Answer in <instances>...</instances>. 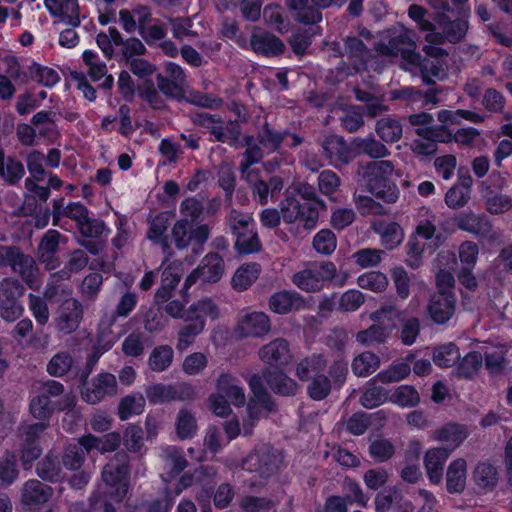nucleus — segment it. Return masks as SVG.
<instances>
[{"label":"nucleus","mask_w":512,"mask_h":512,"mask_svg":"<svg viewBox=\"0 0 512 512\" xmlns=\"http://www.w3.org/2000/svg\"><path fill=\"white\" fill-rule=\"evenodd\" d=\"M357 284L362 289L382 292L388 285V279L386 275L380 271H370L360 275L357 279Z\"/></svg>","instance_id":"63"},{"label":"nucleus","mask_w":512,"mask_h":512,"mask_svg":"<svg viewBox=\"0 0 512 512\" xmlns=\"http://www.w3.org/2000/svg\"><path fill=\"white\" fill-rule=\"evenodd\" d=\"M456 298L451 290L434 293L428 304V313L437 324H445L455 313Z\"/></svg>","instance_id":"19"},{"label":"nucleus","mask_w":512,"mask_h":512,"mask_svg":"<svg viewBox=\"0 0 512 512\" xmlns=\"http://www.w3.org/2000/svg\"><path fill=\"white\" fill-rule=\"evenodd\" d=\"M434 364L439 368L453 367L460 360V351L452 342L435 346L432 351Z\"/></svg>","instance_id":"39"},{"label":"nucleus","mask_w":512,"mask_h":512,"mask_svg":"<svg viewBox=\"0 0 512 512\" xmlns=\"http://www.w3.org/2000/svg\"><path fill=\"white\" fill-rule=\"evenodd\" d=\"M235 238L234 248L239 254H253L262 249V244L256 230L238 235Z\"/></svg>","instance_id":"62"},{"label":"nucleus","mask_w":512,"mask_h":512,"mask_svg":"<svg viewBox=\"0 0 512 512\" xmlns=\"http://www.w3.org/2000/svg\"><path fill=\"white\" fill-rule=\"evenodd\" d=\"M260 171L253 169L251 172L246 173L243 178L246 180L251 188L254 200L264 206L269 201L270 192L265 180L259 178Z\"/></svg>","instance_id":"48"},{"label":"nucleus","mask_w":512,"mask_h":512,"mask_svg":"<svg viewBox=\"0 0 512 512\" xmlns=\"http://www.w3.org/2000/svg\"><path fill=\"white\" fill-rule=\"evenodd\" d=\"M26 288L23 283L13 277H6L1 281L0 288V317L7 322H14L19 319L24 307L21 298Z\"/></svg>","instance_id":"8"},{"label":"nucleus","mask_w":512,"mask_h":512,"mask_svg":"<svg viewBox=\"0 0 512 512\" xmlns=\"http://www.w3.org/2000/svg\"><path fill=\"white\" fill-rule=\"evenodd\" d=\"M37 476L48 483L61 482L65 473L63 472V466L59 459V456L53 451H49L42 459L36 464Z\"/></svg>","instance_id":"27"},{"label":"nucleus","mask_w":512,"mask_h":512,"mask_svg":"<svg viewBox=\"0 0 512 512\" xmlns=\"http://www.w3.org/2000/svg\"><path fill=\"white\" fill-rule=\"evenodd\" d=\"M455 225L463 231L482 239L490 237L492 233V223L484 214H475L472 211H464L454 218Z\"/></svg>","instance_id":"21"},{"label":"nucleus","mask_w":512,"mask_h":512,"mask_svg":"<svg viewBox=\"0 0 512 512\" xmlns=\"http://www.w3.org/2000/svg\"><path fill=\"white\" fill-rule=\"evenodd\" d=\"M181 279V273L178 267L169 265L161 275V285L155 293V300L157 303L167 302L171 296L172 291L178 285Z\"/></svg>","instance_id":"37"},{"label":"nucleus","mask_w":512,"mask_h":512,"mask_svg":"<svg viewBox=\"0 0 512 512\" xmlns=\"http://www.w3.org/2000/svg\"><path fill=\"white\" fill-rule=\"evenodd\" d=\"M130 457L125 451L116 452L103 466L101 479L104 487H99L106 496L112 497L117 504L127 496L130 488Z\"/></svg>","instance_id":"2"},{"label":"nucleus","mask_w":512,"mask_h":512,"mask_svg":"<svg viewBox=\"0 0 512 512\" xmlns=\"http://www.w3.org/2000/svg\"><path fill=\"white\" fill-rule=\"evenodd\" d=\"M483 200L486 211L491 215L504 214L512 208V198L509 195L495 192L490 187H487Z\"/></svg>","instance_id":"40"},{"label":"nucleus","mask_w":512,"mask_h":512,"mask_svg":"<svg viewBox=\"0 0 512 512\" xmlns=\"http://www.w3.org/2000/svg\"><path fill=\"white\" fill-rule=\"evenodd\" d=\"M29 80L35 81L45 87H53L60 81V76L53 68L42 66L37 62H33L28 67Z\"/></svg>","instance_id":"47"},{"label":"nucleus","mask_w":512,"mask_h":512,"mask_svg":"<svg viewBox=\"0 0 512 512\" xmlns=\"http://www.w3.org/2000/svg\"><path fill=\"white\" fill-rule=\"evenodd\" d=\"M0 267H9L30 289L35 290L40 285V270L35 259L20 246L0 245Z\"/></svg>","instance_id":"5"},{"label":"nucleus","mask_w":512,"mask_h":512,"mask_svg":"<svg viewBox=\"0 0 512 512\" xmlns=\"http://www.w3.org/2000/svg\"><path fill=\"white\" fill-rule=\"evenodd\" d=\"M308 0H286L287 7L297 11V20L303 24H318L322 20V12L308 4Z\"/></svg>","instance_id":"41"},{"label":"nucleus","mask_w":512,"mask_h":512,"mask_svg":"<svg viewBox=\"0 0 512 512\" xmlns=\"http://www.w3.org/2000/svg\"><path fill=\"white\" fill-rule=\"evenodd\" d=\"M236 382L237 379L231 374L222 373L217 379L216 388L219 395H223L233 405L241 407L244 406L246 398L243 388Z\"/></svg>","instance_id":"29"},{"label":"nucleus","mask_w":512,"mask_h":512,"mask_svg":"<svg viewBox=\"0 0 512 512\" xmlns=\"http://www.w3.org/2000/svg\"><path fill=\"white\" fill-rule=\"evenodd\" d=\"M145 399L141 394L127 395L121 399L118 405V416L121 420H127L133 415H139L144 411Z\"/></svg>","instance_id":"56"},{"label":"nucleus","mask_w":512,"mask_h":512,"mask_svg":"<svg viewBox=\"0 0 512 512\" xmlns=\"http://www.w3.org/2000/svg\"><path fill=\"white\" fill-rule=\"evenodd\" d=\"M307 27L293 33L289 39V45L297 56H303L312 45L313 39L322 34V28L317 24H306Z\"/></svg>","instance_id":"31"},{"label":"nucleus","mask_w":512,"mask_h":512,"mask_svg":"<svg viewBox=\"0 0 512 512\" xmlns=\"http://www.w3.org/2000/svg\"><path fill=\"white\" fill-rule=\"evenodd\" d=\"M336 266L331 261L314 262L308 268L295 273L292 282L305 292H317L336 276Z\"/></svg>","instance_id":"9"},{"label":"nucleus","mask_w":512,"mask_h":512,"mask_svg":"<svg viewBox=\"0 0 512 512\" xmlns=\"http://www.w3.org/2000/svg\"><path fill=\"white\" fill-rule=\"evenodd\" d=\"M53 493L51 486L37 479H29L22 485L20 501L26 510L36 512L51 499Z\"/></svg>","instance_id":"14"},{"label":"nucleus","mask_w":512,"mask_h":512,"mask_svg":"<svg viewBox=\"0 0 512 512\" xmlns=\"http://www.w3.org/2000/svg\"><path fill=\"white\" fill-rule=\"evenodd\" d=\"M327 366V360L322 354H312L303 358L296 366V376L300 381L306 382L316 375H320Z\"/></svg>","instance_id":"35"},{"label":"nucleus","mask_w":512,"mask_h":512,"mask_svg":"<svg viewBox=\"0 0 512 512\" xmlns=\"http://www.w3.org/2000/svg\"><path fill=\"white\" fill-rule=\"evenodd\" d=\"M415 133L425 140L432 141L435 144L449 143L453 141V133L447 128L446 125H435L419 127L415 129Z\"/></svg>","instance_id":"59"},{"label":"nucleus","mask_w":512,"mask_h":512,"mask_svg":"<svg viewBox=\"0 0 512 512\" xmlns=\"http://www.w3.org/2000/svg\"><path fill=\"white\" fill-rule=\"evenodd\" d=\"M287 135H289L288 130L277 131L268 122H265L257 134V140L270 152H276L287 139Z\"/></svg>","instance_id":"38"},{"label":"nucleus","mask_w":512,"mask_h":512,"mask_svg":"<svg viewBox=\"0 0 512 512\" xmlns=\"http://www.w3.org/2000/svg\"><path fill=\"white\" fill-rule=\"evenodd\" d=\"M271 329V322L264 312H252L244 315L237 325V332L245 338L263 337Z\"/></svg>","instance_id":"24"},{"label":"nucleus","mask_w":512,"mask_h":512,"mask_svg":"<svg viewBox=\"0 0 512 512\" xmlns=\"http://www.w3.org/2000/svg\"><path fill=\"white\" fill-rule=\"evenodd\" d=\"M378 51L385 56H400L407 64L419 60L416 43L406 31L390 37L388 44L381 45Z\"/></svg>","instance_id":"16"},{"label":"nucleus","mask_w":512,"mask_h":512,"mask_svg":"<svg viewBox=\"0 0 512 512\" xmlns=\"http://www.w3.org/2000/svg\"><path fill=\"white\" fill-rule=\"evenodd\" d=\"M259 357L271 366L284 367L291 362L293 356L289 342L284 338H277L260 348Z\"/></svg>","instance_id":"22"},{"label":"nucleus","mask_w":512,"mask_h":512,"mask_svg":"<svg viewBox=\"0 0 512 512\" xmlns=\"http://www.w3.org/2000/svg\"><path fill=\"white\" fill-rule=\"evenodd\" d=\"M268 304L270 310L279 315L301 311L308 307L305 298L295 290H281L273 293Z\"/></svg>","instance_id":"20"},{"label":"nucleus","mask_w":512,"mask_h":512,"mask_svg":"<svg viewBox=\"0 0 512 512\" xmlns=\"http://www.w3.org/2000/svg\"><path fill=\"white\" fill-rule=\"evenodd\" d=\"M224 270V260L219 254L215 252L206 254L199 266L186 277L181 292L185 294L198 280L203 283H217L222 278Z\"/></svg>","instance_id":"11"},{"label":"nucleus","mask_w":512,"mask_h":512,"mask_svg":"<svg viewBox=\"0 0 512 512\" xmlns=\"http://www.w3.org/2000/svg\"><path fill=\"white\" fill-rule=\"evenodd\" d=\"M280 212L285 223L292 224L296 221L302 222L306 230H312L318 223V213L314 206H307L293 194L285 193L281 200Z\"/></svg>","instance_id":"10"},{"label":"nucleus","mask_w":512,"mask_h":512,"mask_svg":"<svg viewBox=\"0 0 512 512\" xmlns=\"http://www.w3.org/2000/svg\"><path fill=\"white\" fill-rule=\"evenodd\" d=\"M332 385L328 376L324 374L316 375L310 379V383L307 386V394L314 401L324 400L329 396Z\"/></svg>","instance_id":"60"},{"label":"nucleus","mask_w":512,"mask_h":512,"mask_svg":"<svg viewBox=\"0 0 512 512\" xmlns=\"http://www.w3.org/2000/svg\"><path fill=\"white\" fill-rule=\"evenodd\" d=\"M345 54L350 60L361 65H366L370 50L364 42L356 36H347L344 38Z\"/></svg>","instance_id":"54"},{"label":"nucleus","mask_w":512,"mask_h":512,"mask_svg":"<svg viewBox=\"0 0 512 512\" xmlns=\"http://www.w3.org/2000/svg\"><path fill=\"white\" fill-rule=\"evenodd\" d=\"M137 305V296L133 292H126L123 294L115 307V310L106 319L102 320L103 324L107 325L110 329L114 325L118 317H127Z\"/></svg>","instance_id":"52"},{"label":"nucleus","mask_w":512,"mask_h":512,"mask_svg":"<svg viewBox=\"0 0 512 512\" xmlns=\"http://www.w3.org/2000/svg\"><path fill=\"white\" fill-rule=\"evenodd\" d=\"M435 20L450 43L456 44L460 42L467 33L468 21L465 19L451 20L446 14L438 13Z\"/></svg>","instance_id":"30"},{"label":"nucleus","mask_w":512,"mask_h":512,"mask_svg":"<svg viewBox=\"0 0 512 512\" xmlns=\"http://www.w3.org/2000/svg\"><path fill=\"white\" fill-rule=\"evenodd\" d=\"M175 426L177 436L180 440L192 439L197 431L196 418L186 408L179 410Z\"/></svg>","instance_id":"50"},{"label":"nucleus","mask_w":512,"mask_h":512,"mask_svg":"<svg viewBox=\"0 0 512 512\" xmlns=\"http://www.w3.org/2000/svg\"><path fill=\"white\" fill-rule=\"evenodd\" d=\"M172 239L178 250L191 247L192 252L200 254L204 244L210 237V227L207 224L194 226L187 218L179 219L172 227Z\"/></svg>","instance_id":"7"},{"label":"nucleus","mask_w":512,"mask_h":512,"mask_svg":"<svg viewBox=\"0 0 512 512\" xmlns=\"http://www.w3.org/2000/svg\"><path fill=\"white\" fill-rule=\"evenodd\" d=\"M380 366V358L373 352L365 351L353 359L351 368L357 377H367Z\"/></svg>","instance_id":"43"},{"label":"nucleus","mask_w":512,"mask_h":512,"mask_svg":"<svg viewBox=\"0 0 512 512\" xmlns=\"http://www.w3.org/2000/svg\"><path fill=\"white\" fill-rule=\"evenodd\" d=\"M271 390L281 396H294L298 391V384L281 371H268L263 373Z\"/></svg>","instance_id":"33"},{"label":"nucleus","mask_w":512,"mask_h":512,"mask_svg":"<svg viewBox=\"0 0 512 512\" xmlns=\"http://www.w3.org/2000/svg\"><path fill=\"white\" fill-rule=\"evenodd\" d=\"M376 132L386 143H394L402 137V126L399 121L392 118H381L377 121Z\"/></svg>","instance_id":"53"},{"label":"nucleus","mask_w":512,"mask_h":512,"mask_svg":"<svg viewBox=\"0 0 512 512\" xmlns=\"http://www.w3.org/2000/svg\"><path fill=\"white\" fill-rule=\"evenodd\" d=\"M449 448H432L429 449L424 457V466L429 481L432 484H439L443 478L444 465L449 457Z\"/></svg>","instance_id":"26"},{"label":"nucleus","mask_w":512,"mask_h":512,"mask_svg":"<svg viewBox=\"0 0 512 512\" xmlns=\"http://www.w3.org/2000/svg\"><path fill=\"white\" fill-rule=\"evenodd\" d=\"M436 438L441 442L449 443L451 451L467 438V431L463 425L449 423L436 432Z\"/></svg>","instance_id":"51"},{"label":"nucleus","mask_w":512,"mask_h":512,"mask_svg":"<svg viewBox=\"0 0 512 512\" xmlns=\"http://www.w3.org/2000/svg\"><path fill=\"white\" fill-rule=\"evenodd\" d=\"M361 181L366 189L385 203L393 204L399 198V189L392 176L395 166L390 160L368 162L361 166Z\"/></svg>","instance_id":"1"},{"label":"nucleus","mask_w":512,"mask_h":512,"mask_svg":"<svg viewBox=\"0 0 512 512\" xmlns=\"http://www.w3.org/2000/svg\"><path fill=\"white\" fill-rule=\"evenodd\" d=\"M457 376L464 379H472L483 364V357L479 351H471L456 363Z\"/></svg>","instance_id":"44"},{"label":"nucleus","mask_w":512,"mask_h":512,"mask_svg":"<svg viewBox=\"0 0 512 512\" xmlns=\"http://www.w3.org/2000/svg\"><path fill=\"white\" fill-rule=\"evenodd\" d=\"M0 267H9L30 289L35 290L40 285V270L35 259L20 246L0 245Z\"/></svg>","instance_id":"3"},{"label":"nucleus","mask_w":512,"mask_h":512,"mask_svg":"<svg viewBox=\"0 0 512 512\" xmlns=\"http://www.w3.org/2000/svg\"><path fill=\"white\" fill-rule=\"evenodd\" d=\"M4 172L1 174V179L9 185L15 186L19 184L25 175V167L23 163L14 155L6 158Z\"/></svg>","instance_id":"57"},{"label":"nucleus","mask_w":512,"mask_h":512,"mask_svg":"<svg viewBox=\"0 0 512 512\" xmlns=\"http://www.w3.org/2000/svg\"><path fill=\"white\" fill-rule=\"evenodd\" d=\"M85 452L86 450L80 440L77 444H69L64 450L62 460H60L62 466L69 470L80 469L85 461Z\"/></svg>","instance_id":"58"},{"label":"nucleus","mask_w":512,"mask_h":512,"mask_svg":"<svg viewBox=\"0 0 512 512\" xmlns=\"http://www.w3.org/2000/svg\"><path fill=\"white\" fill-rule=\"evenodd\" d=\"M260 272L261 266L256 262L241 265L232 276V288L238 292L246 291L258 279Z\"/></svg>","instance_id":"32"},{"label":"nucleus","mask_w":512,"mask_h":512,"mask_svg":"<svg viewBox=\"0 0 512 512\" xmlns=\"http://www.w3.org/2000/svg\"><path fill=\"white\" fill-rule=\"evenodd\" d=\"M251 392L254 395L253 399H257L262 408L268 413L277 411V405L271 395L265 388L262 377L258 374H253L248 381Z\"/></svg>","instance_id":"42"},{"label":"nucleus","mask_w":512,"mask_h":512,"mask_svg":"<svg viewBox=\"0 0 512 512\" xmlns=\"http://www.w3.org/2000/svg\"><path fill=\"white\" fill-rule=\"evenodd\" d=\"M84 315L82 303L75 298H67L56 310L54 323L56 329L67 335L78 329Z\"/></svg>","instance_id":"12"},{"label":"nucleus","mask_w":512,"mask_h":512,"mask_svg":"<svg viewBox=\"0 0 512 512\" xmlns=\"http://www.w3.org/2000/svg\"><path fill=\"white\" fill-rule=\"evenodd\" d=\"M226 222L235 237L256 230L253 218L249 214L236 209H231L229 215L226 217Z\"/></svg>","instance_id":"45"},{"label":"nucleus","mask_w":512,"mask_h":512,"mask_svg":"<svg viewBox=\"0 0 512 512\" xmlns=\"http://www.w3.org/2000/svg\"><path fill=\"white\" fill-rule=\"evenodd\" d=\"M323 155L328 163L336 169L347 166L355 157L356 153L348 145L343 137L330 135L322 143Z\"/></svg>","instance_id":"15"},{"label":"nucleus","mask_w":512,"mask_h":512,"mask_svg":"<svg viewBox=\"0 0 512 512\" xmlns=\"http://www.w3.org/2000/svg\"><path fill=\"white\" fill-rule=\"evenodd\" d=\"M29 411L32 416L38 419L40 422L49 420L54 413L53 401L47 397V395H37L33 397L29 404Z\"/></svg>","instance_id":"61"},{"label":"nucleus","mask_w":512,"mask_h":512,"mask_svg":"<svg viewBox=\"0 0 512 512\" xmlns=\"http://www.w3.org/2000/svg\"><path fill=\"white\" fill-rule=\"evenodd\" d=\"M250 47L254 53L264 57H279L285 51V44L279 37L260 28L252 32Z\"/></svg>","instance_id":"18"},{"label":"nucleus","mask_w":512,"mask_h":512,"mask_svg":"<svg viewBox=\"0 0 512 512\" xmlns=\"http://www.w3.org/2000/svg\"><path fill=\"white\" fill-rule=\"evenodd\" d=\"M466 485V461L462 458L452 461L446 472V488L451 494H460Z\"/></svg>","instance_id":"34"},{"label":"nucleus","mask_w":512,"mask_h":512,"mask_svg":"<svg viewBox=\"0 0 512 512\" xmlns=\"http://www.w3.org/2000/svg\"><path fill=\"white\" fill-rule=\"evenodd\" d=\"M0 267H9L30 289L35 290L40 285V270L35 259L20 246L0 245Z\"/></svg>","instance_id":"4"},{"label":"nucleus","mask_w":512,"mask_h":512,"mask_svg":"<svg viewBox=\"0 0 512 512\" xmlns=\"http://www.w3.org/2000/svg\"><path fill=\"white\" fill-rule=\"evenodd\" d=\"M118 391L116 377L108 372L99 373L92 381V386L85 388L82 399L89 404H97L107 396H115Z\"/></svg>","instance_id":"17"},{"label":"nucleus","mask_w":512,"mask_h":512,"mask_svg":"<svg viewBox=\"0 0 512 512\" xmlns=\"http://www.w3.org/2000/svg\"><path fill=\"white\" fill-rule=\"evenodd\" d=\"M48 12L73 28L81 24L78 0H44Z\"/></svg>","instance_id":"23"},{"label":"nucleus","mask_w":512,"mask_h":512,"mask_svg":"<svg viewBox=\"0 0 512 512\" xmlns=\"http://www.w3.org/2000/svg\"><path fill=\"white\" fill-rule=\"evenodd\" d=\"M353 144L358 153L368 155L370 158L382 159L390 155L389 149L373 138L357 139Z\"/></svg>","instance_id":"55"},{"label":"nucleus","mask_w":512,"mask_h":512,"mask_svg":"<svg viewBox=\"0 0 512 512\" xmlns=\"http://www.w3.org/2000/svg\"><path fill=\"white\" fill-rule=\"evenodd\" d=\"M283 461L284 455L280 450L270 444H262L244 459L243 468L262 479H269L280 470Z\"/></svg>","instance_id":"6"},{"label":"nucleus","mask_w":512,"mask_h":512,"mask_svg":"<svg viewBox=\"0 0 512 512\" xmlns=\"http://www.w3.org/2000/svg\"><path fill=\"white\" fill-rule=\"evenodd\" d=\"M19 477L16 456L13 452L7 451L0 458V486L9 487Z\"/></svg>","instance_id":"49"},{"label":"nucleus","mask_w":512,"mask_h":512,"mask_svg":"<svg viewBox=\"0 0 512 512\" xmlns=\"http://www.w3.org/2000/svg\"><path fill=\"white\" fill-rule=\"evenodd\" d=\"M239 506L243 512H270L275 504L267 497L247 495L241 499Z\"/></svg>","instance_id":"64"},{"label":"nucleus","mask_w":512,"mask_h":512,"mask_svg":"<svg viewBox=\"0 0 512 512\" xmlns=\"http://www.w3.org/2000/svg\"><path fill=\"white\" fill-rule=\"evenodd\" d=\"M206 321L201 317L184 316V324L179 328L177 333L176 349L179 352L186 351L194 344L196 338L203 332Z\"/></svg>","instance_id":"25"},{"label":"nucleus","mask_w":512,"mask_h":512,"mask_svg":"<svg viewBox=\"0 0 512 512\" xmlns=\"http://www.w3.org/2000/svg\"><path fill=\"white\" fill-rule=\"evenodd\" d=\"M121 435L118 432H110L102 437L92 434L84 435L80 438V443L84 446L87 453L92 450H98L101 453L115 451L121 444Z\"/></svg>","instance_id":"28"},{"label":"nucleus","mask_w":512,"mask_h":512,"mask_svg":"<svg viewBox=\"0 0 512 512\" xmlns=\"http://www.w3.org/2000/svg\"><path fill=\"white\" fill-rule=\"evenodd\" d=\"M174 351L169 345L156 346L148 359V365L154 372H163L167 370L173 361Z\"/></svg>","instance_id":"46"},{"label":"nucleus","mask_w":512,"mask_h":512,"mask_svg":"<svg viewBox=\"0 0 512 512\" xmlns=\"http://www.w3.org/2000/svg\"><path fill=\"white\" fill-rule=\"evenodd\" d=\"M61 240L66 242L67 238L59 231L49 229L43 234L37 246V259L48 271L55 270L61 264L58 256Z\"/></svg>","instance_id":"13"},{"label":"nucleus","mask_w":512,"mask_h":512,"mask_svg":"<svg viewBox=\"0 0 512 512\" xmlns=\"http://www.w3.org/2000/svg\"><path fill=\"white\" fill-rule=\"evenodd\" d=\"M473 480L480 489L492 491L498 484V469L488 461L479 462L473 471Z\"/></svg>","instance_id":"36"}]
</instances>
